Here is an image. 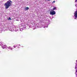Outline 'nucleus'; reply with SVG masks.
Wrapping results in <instances>:
<instances>
[{
  "mask_svg": "<svg viewBox=\"0 0 77 77\" xmlns=\"http://www.w3.org/2000/svg\"><path fill=\"white\" fill-rule=\"evenodd\" d=\"M12 2L11 0H9L4 5L5 6V9H8L10 6H12Z\"/></svg>",
  "mask_w": 77,
  "mask_h": 77,
  "instance_id": "obj_1",
  "label": "nucleus"
},
{
  "mask_svg": "<svg viewBox=\"0 0 77 77\" xmlns=\"http://www.w3.org/2000/svg\"><path fill=\"white\" fill-rule=\"evenodd\" d=\"M50 14H51V15H55V14H56V12H55V11H54L50 12Z\"/></svg>",
  "mask_w": 77,
  "mask_h": 77,
  "instance_id": "obj_2",
  "label": "nucleus"
},
{
  "mask_svg": "<svg viewBox=\"0 0 77 77\" xmlns=\"http://www.w3.org/2000/svg\"><path fill=\"white\" fill-rule=\"evenodd\" d=\"M74 17H75V18H77V11H76L74 13Z\"/></svg>",
  "mask_w": 77,
  "mask_h": 77,
  "instance_id": "obj_3",
  "label": "nucleus"
},
{
  "mask_svg": "<svg viewBox=\"0 0 77 77\" xmlns=\"http://www.w3.org/2000/svg\"><path fill=\"white\" fill-rule=\"evenodd\" d=\"M29 7H26L25 8V11H27V10H29Z\"/></svg>",
  "mask_w": 77,
  "mask_h": 77,
  "instance_id": "obj_4",
  "label": "nucleus"
},
{
  "mask_svg": "<svg viewBox=\"0 0 77 77\" xmlns=\"http://www.w3.org/2000/svg\"><path fill=\"white\" fill-rule=\"evenodd\" d=\"M53 11H54V10H57V8L56 7H55L53 9Z\"/></svg>",
  "mask_w": 77,
  "mask_h": 77,
  "instance_id": "obj_5",
  "label": "nucleus"
},
{
  "mask_svg": "<svg viewBox=\"0 0 77 77\" xmlns=\"http://www.w3.org/2000/svg\"><path fill=\"white\" fill-rule=\"evenodd\" d=\"M8 49H9L10 50H12V48H11V47H8Z\"/></svg>",
  "mask_w": 77,
  "mask_h": 77,
  "instance_id": "obj_6",
  "label": "nucleus"
},
{
  "mask_svg": "<svg viewBox=\"0 0 77 77\" xmlns=\"http://www.w3.org/2000/svg\"><path fill=\"white\" fill-rule=\"evenodd\" d=\"M8 20H11L12 19H11V17H9V18H8Z\"/></svg>",
  "mask_w": 77,
  "mask_h": 77,
  "instance_id": "obj_7",
  "label": "nucleus"
},
{
  "mask_svg": "<svg viewBox=\"0 0 77 77\" xmlns=\"http://www.w3.org/2000/svg\"><path fill=\"white\" fill-rule=\"evenodd\" d=\"M53 3H55V1H54L53 2Z\"/></svg>",
  "mask_w": 77,
  "mask_h": 77,
  "instance_id": "obj_8",
  "label": "nucleus"
},
{
  "mask_svg": "<svg viewBox=\"0 0 77 77\" xmlns=\"http://www.w3.org/2000/svg\"><path fill=\"white\" fill-rule=\"evenodd\" d=\"M14 48H16V46H14Z\"/></svg>",
  "mask_w": 77,
  "mask_h": 77,
  "instance_id": "obj_9",
  "label": "nucleus"
},
{
  "mask_svg": "<svg viewBox=\"0 0 77 77\" xmlns=\"http://www.w3.org/2000/svg\"><path fill=\"white\" fill-rule=\"evenodd\" d=\"M76 2H77V0H76Z\"/></svg>",
  "mask_w": 77,
  "mask_h": 77,
  "instance_id": "obj_10",
  "label": "nucleus"
},
{
  "mask_svg": "<svg viewBox=\"0 0 77 77\" xmlns=\"http://www.w3.org/2000/svg\"><path fill=\"white\" fill-rule=\"evenodd\" d=\"M76 72H77V70L76 71Z\"/></svg>",
  "mask_w": 77,
  "mask_h": 77,
  "instance_id": "obj_11",
  "label": "nucleus"
}]
</instances>
